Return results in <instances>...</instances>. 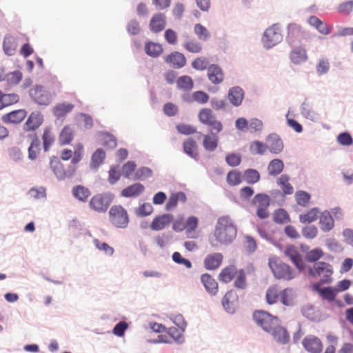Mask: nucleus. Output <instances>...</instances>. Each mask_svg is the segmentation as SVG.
I'll return each mask as SVG.
<instances>
[{
    "label": "nucleus",
    "mask_w": 353,
    "mask_h": 353,
    "mask_svg": "<svg viewBox=\"0 0 353 353\" xmlns=\"http://www.w3.org/2000/svg\"><path fill=\"white\" fill-rule=\"evenodd\" d=\"M269 333H271L274 339L279 343L285 344L290 341V334L288 331L278 324Z\"/></svg>",
    "instance_id": "a878e982"
},
{
    "label": "nucleus",
    "mask_w": 353,
    "mask_h": 353,
    "mask_svg": "<svg viewBox=\"0 0 353 353\" xmlns=\"http://www.w3.org/2000/svg\"><path fill=\"white\" fill-rule=\"evenodd\" d=\"M244 176L248 183L254 184L260 179V174L256 170L248 169L244 173Z\"/></svg>",
    "instance_id": "052dcab7"
},
{
    "label": "nucleus",
    "mask_w": 353,
    "mask_h": 353,
    "mask_svg": "<svg viewBox=\"0 0 353 353\" xmlns=\"http://www.w3.org/2000/svg\"><path fill=\"white\" fill-rule=\"evenodd\" d=\"M31 99L39 105L47 106L52 101L53 96L46 88L41 85H35L29 90Z\"/></svg>",
    "instance_id": "423d86ee"
},
{
    "label": "nucleus",
    "mask_w": 353,
    "mask_h": 353,
    "mask_svg": "<svg viewBox=\"0 0 353 353\" xmlns=\"http://www.w3.org/2000/svg\"><path fill=\"white\" fill-rule=\"evenodd\" d=\"M112 201L111 196L105 194H99L92 197L90 201V207L97 212H105Z\"/></svg>",
    "instance_id": "1a4fd4ad"
},
{
    "label": "nucleus",
    "mask_w": 353,
    "mask_h": 353,
    "mask_svg": "<svg viewBox=\"0 0 353 353\" xmlns=\"http://www.w3.org/2000/svg\"><path fill=\"white\" fill-rule=\"evenodd\" d=\"M353 9V0L341 3L337 8V11L343 14H349Z\"/></svg>",
    "instance_id": "774afa93"
},
{
    "label": "nucleus",
    "mask_w": 353,
    "mask_h": 353,
    "mask_svg": "<svg viewBox=\"0 0 353 353\" xmlns=\"http://www.w3.org/2000/svg\"><path fill=\"white\" fill-rule=\"evenodd\" d=\"M194 32L199 39L201 41H206L210 37V33L208 30L201 23L195 24L194 27Z\"/></svg>",
    "instance_id": "6e6d98bb"
},
{
    "label": "nucleus",
    "mask_w": 353,
    "mask_h": 353,
    "mask_svg": "<svg viewBox=\"0 0 353 353\" xmlns=\"http://www.w3.org/2000/svg\"><path fill=\"white\" fill-rule=\"evenodd\" d=\"M179 88L184 90H190L193 88V81L189 76H182L176 81Z\"/></svg>",
    "instance_id": "4d7b16f0"
},
{
    "label": "nucleus",
    "mask_w": 353,
    "mask_h": 353,
    "mask_svg": "<svg viewBox=\"0 0 353 353\" xmlns=\"http://www.w3.org/2000/svg\"><path fill=\"white\" fill-rule=\"evenodd\" d=\"M253 204L257 208H268L270 199L265 194H257L253 199Z\"/></svg>",
    "instance_id": "5fc2aeb1"
},
{
    "label": "nucleus",
    "mask_w": 353,
    "mask_h": 353,
    "mask_svg": "<svg viewBox=\"0 0 353 353\" xmlns=\"http://www.w3.org/2000/svg\"><path fill=\"white\" fill-rule=\"evenodd\" d=\"M284 253L291 259L292 263L297 267L298 269L301 270L303 268L304 263L295 246L292 245H288L285 248Z\"/></svg>",
    "instance_id": "393cba45"
},
{
    "label": "nucleus",
    "mask_w": 353,
    "mask_h": 353,
    "mask_svg": "<svg viewBox=\"0 0 353 353\" xmlns=\"http://www.w3.org/2000/svg\"><path fill=\"white\" fill-rule=\"evenodd\" d=\"M184 48L189 52L199 54L201 52L203 46L201 43L195 39L186 41L183 44Z\"/></svg>",
    "instance_id": "8fccbe9b"
},
{
    "label": "nucleus",
    "mask_w": 353,
    "mask_h": 353,
    "mask_svg": "<svg viewBox=\"0 0 353 353\" xmlns=\"http://www.w3.org/2000/svg\"><path fill=\"white\" fill-rule=\"evenodd\" d=\"M108 214L109 220L114 226L118 228H127L129 223V216L127 211L122 206H112Z\"/></svg>",
    "instance_id": "39448f33"
},
{
    "label": "nucleus",
    "mask_w": 353,
    "mask_h": 353,
    "mask_svg": "<svg viewBox=\"0 0 353 353\" xmlns=\"http://www.w3.org/2000/svg\"><path fill=\"white\" fill-rule=\"evenodd\" d=\"M186 201V196L185 193L182 192H178L176 193H172L168 199V201L166 203V210H170L172 209H174L176 207L178 202H185Z\"/></svg>",
    "instance_id": "f704fd0d"
},
{
    "label": "nucleus",
    "mask_w": 353,
    "mask_h": 353,
    "mask_svg": "<svg viewBox=\"0 0 353 353\" xmlns=\"http://www.w3.org/2000/svg\"><path fill=\"white\" fill-rule=\"evenodd\" d=\"M268 150L267 143L255 141L250 145V151L253 154H264Z\"/></svg>",
    "instance_id": "13d9d810"
},
{
    "label": "nucleus",
    "mask_w": 353,
    "mask_h": 353,
    "mask_svg": "<svg viewBox=\"0 0 353 353\" xmlns=\"http://www.w3.org/2000/svg\"><path fill=\"white\" fill-rule=\"evenodd\" d=\"M302 344L305 349L310 353H320L323 349V344L321 340L314 335L305 336Z\"/></svg>",
    "instance_id": "ddd939ff"
},
{
    "label": "nucleus",
    "mask_w": 353,
    "mask_h": 353,
    "mask_svg": "<svg viewBox=\"0 0 353 353\" xmlns=\"http://www.w3.org/2000/svg\"><path fill=\"white\" fill-rule=\"evenodd\" d=\"M201 281L205 290L212 295H216L218 292L219 285L216 281L209 274L205 273L201 276Z\"/></svg>",
    "instance_id": "4be33fe9"
},
{
    "label": "nucleus",
    "mask_w": 353,
    "mask_h": 353,
    "mask_svg": "<svg viewBox=\"0 0 353 353\" xmlns=\"http://www.w3.org/2000/svg\"><path fill=\"white\" fill-rule=\"evenodd\" d=\"M234 281V286L239 290H245L248 286L246 273L243 269H239Z\"/></svg>",
    "instance_id": "c03bdc74"
},
{
    "label": "nucleus",
    "mask_w": 353,
    "mask_h": 353,
    "mask_svg": "<svg viewBox=\"0 0 353 353\" xmlns=\"http://www.w3.org/2000/svg\"><path fill=\"white\" fill-rule=\"evenodd\" d=\"M274 221L276 223H285L290 221V216L285 210L278 209L274 213Z\"/></svg>",
    "instance_id": "680f3d73"
},
{
    "label": "nucleus",
    "mask_w": 353,
    "mask_h": 353,
    "mask_svg": "<svg viewBox=\"0 0 353 353\" xmlns=\"http://www.w3.org/2000/svg\"><path fill=\"white\" fill-rule=\"evenodd\" d=\"M253 317L255 322L267 332H271L279 321L277 317L263 310L255 312Z\"/></svg>",
    "instance_id": "0eeeda50"
},
{
    "label": "nucleus",
    "mask_w": 353,
    "mask_h": 353,
    "mask_svg": "<svg viewBox=\"0 0 353 353\" xmlns=\"http://www.w3.org/2000/svg\"><path fill=\"white\" fill-rule=\"evenodd\" d=\"M198 118L202 124L208 128L210 132L219 133L223 129V123L216 119L215 114L210 108H202L198 114Z\"/></svg>",
    "instance_id": "7ed1b4c3"
},
{
    "label": "nucleus",
    "mask_w": 353,
    "mask_h": 353,
    "mask_svg": "<svg viewBox=\"0 0 353 353\" xmlns=\"http://www.w3.org/2000/svg\"><path fill=\"white\" fill-rule=\"evenodd\" d=\"M311 196L305 191L300 190L295 193V199L298 205L303 207H307L310 204Z\"/></svg>",
    "instance_id": "603ef678"
},
{
    "label": "nucleus",
    "mask_w": 353,
    "mask_h": 353,
    "mask_svg": "<svg viewBox=\"0 0 353 353\" xmlns=\"http://www.w3.org/2000/svg\"><path fill=\"white\" fill-rule=\"evenodd\" d=\"M332 266L325 262H317L314 263L310 270V274L314 278H319V283H331L332 282V275L333 274Z\"/></svg>",
    "instance_id": "20e7f679"
},
{
    "label": "nucleus",
    "mask_w": 353,
    "mask_h": 353,
    "mask_svg": "<svg viewBox=\"0 0 353 353\" xmlns=\"http://www.w3.org/2000/svg\"><path fill=\"white\" fill-rule=\"evenodd\" d=\"M50 165L54 174L59 179H65L72 174V173H68L65 170L59 159L56 157H53L51 159Z\"/></svg>",
    "instance_id": "aec40b11"
},
{
    "label": "nucleus",
    "mask_w": 353,
    "mask_h": 353,
    "mask_svg": "<svg viewBox=\"0 0 353 353\" xmlns=\"http://www.w3.org/2000/svg\"><path fill=\"white\" fill-rule=\"evenodd\" d=\"M283 39L281 27L278 24H274L268 28L263 37V43L267 48H270Z\"/></svg>",
    "instance_id": "6e6552de"
},
{
    "label": "nucleus",
    "mask_w": 353,
    "mask_h": 353,
    "mask_svg": "<svg viewBox=\"0 0 353 353\" xmlns=\"http://www.w3.org/2000/svg\"><path fill=\"white\" fill-rule=\"evenodd\" d=\"M73 137L74 131L72 128L69 125H66L62 129L59 134V141L61 145H67L72 141Z\"/></svg>",
    "instance_id": "79ce46f5"
},
{
    "label": "nucleus",
    "mask_w": 353,
    "mask_h": 353,
    "mask_svg": "<svg viewBox=\"0 0 353 353\" xmlns=\"http://www.w3.org/2000/svg\"><path fill=\"white\" fill-rule=\"evenodd\" d=\"M72 194L74 196L80 201H85L90 196V190L81 185L74 187L72 189Z\"/></svg>",
    "instance_id": "3c124183"
},
{
    "label": "nucleus",
    "mask_w": 353,
    "mask_h": 353,
    "mask_svg": "<svg viewBox=\"0 0 353 353\" xmlns=\"http://www.w3.org/2000/svg\"><path fill=\"white\" fill-rule=\"evenodd\" d=\"M145 53L152 57H157L163 52L162 46L159 43L148 41L145 44Z\"/></svg>",
    "instance_id": "4c0bfd02"
},
{
    "label": "nucleus",
    "mask_w": 353,
    "mask_h": 353,
    "mask_svg": "<svg viewBox=\"0 0 353 353\" xmlns=\"http://www.w3.org/2000/svg\"><path fill=\"white\" fill-rule=\"evenodd\" d=\"M166 63L170 64L173 68H181L186 63L185 56L179 52H173L164 57Z\"/></svg>",
    "instance_id": "b1692460"
},
{
    "label": "nucleus",
    "mask_w": 353,
    "mask_h": 353,
    "mask_svg": "<svg viewBox=\"0 0 353 353\" xmlns=\"http://www.w3.org/2000/svg\"><path fill=\"white\" fill-rule=\"evenodd\" d=\"M307 21L311 26L315 28L316 30L322 34L327 35L332 31V27L330 26L323 22L316 16L310 17Z\"/></svg>",
    "instance_id": "5701e85b"
},
{
    "label": "nucleus",
    "mask_w": 353,
    "mask_h": 353,
    "mask_svg": "<svg viewBox=\"0 0 353 353\" xmlns=\"http://www.w3.org/2000/svg\"><path fill=\"white\" fill-rule=\"evenodd\" d=\"M321 283H316L312 285L314 291L317 292L320 296L325 300L332 302L335 299L337 294V290L332 287H321Z\"/></svg>",
    "instance_id": "4468645a"
},
{
    "label": "nucleus",
    "mask_w": 353,
    "mask_h": 353,
    "mask_svg": "<svg viewBox=\"0 0 353 353\" xmlns=\"http://www.w3.org/2000/svg\"><path fill=\"white\" fill-rule=\"evenodd\" d=\"M319 225L323 232L330 231L334 226V221L328 211L323 212L319 217Z\"/></svg>",
    "instance_id": "c85d7f7f"
},
{
    "label": "nucleus",
    "mask_w": 353,
    "mask_h": 353,
    "mask_svg": "<svg viewBox=\"0 0 353 353\" xmlns=\"http://www.w3.org/2000/svg\"><path fill=\"white\" fill-rule=\"evenodd\" d=\"M153 207L149 203H145L136 210V214L139 216H145L152 214Z\"/></svg>",
    "instance_id": "0e129e2a"
},
{
    "label": "nucleus",
    "mask_w": 353,
    "mask_h": 353,
    "mask_svg": "<svg viewBox=\"0 0 353 353\" xmlns=\"http://www.w3.org/2000/svg\"><path fill=\"white\" fill-rule=\"evenodd\" d=\"M290 59L294 64H300L307 61V55L305 48H294L290 53Z\"/></svg>",
    "instance_id": "c756f323"
},
{
    "label": "nucleus",
    "mask_w": 353,
    "mask_h": 353,
    "mask_svg": "<svg viewBox=\"0 0 353 353\" xmlns=\"http://www.w3.org/2000/svg\"><path fill=\"white\" fill-rule=\"evenodd\" d=\"M23 139L30 142L28 148V157L30 159H37L40 151V140L35 132L28 133L27 134H21Z\"/></svg>",
    "instance_id": "f8f14e48"
},
{
    "label": "nucleus",
    "mask_w": 353,
    "mask_h": 353,
    "mask_svg": "<svg viewBox=\"0 0 353 353\" xmlns=\"http://www.w3.org/2000/svg\"><path fill=\"white\" fill-rule=\"evenodd\" d=\"M167 24V18L164 13L157 12L154 14L149 23L150 30L154 34L162 32Z\"/></svg>",
    "instance_id": "9b49d317"
},
{
    "label": "nucleus",
    "mask_w": 353,
    "mask_h": 353,
    "mask_svg": "<svg viewBox=\"0 0 353 353\" xmlns=\"http://www.w3.org/2000/svg\"><path fill=\"white\" fill-rule=\"evenodd\" d=\"M218 134L213 132L203 135V146L205 150L213 152L216 149L219 144Z\"/></svg>",
    "instance_id": "bb28decb"
},
{
    "label": "nucleus",
    "mask_w": 353,
    "mask_h": 353,
    "mask_svg": "<svg viewBox=\"0 0 353 353\" xmlns=\"http://www.w3.org/2000/svg\"><path fill=\"white\" fill-rule=\"evenodd\" d=\"M135 169L136 164L132 161H128L123 165V175L128 179L136 180L139 178V176H138L137 174H136L134 176H132Z\"/></svg>",
    "instance_id": "09e8293b"
},
{
    "label": "nucleus",
    "mask_w": 353,
    "mask_h": 353,
    "mask_svg": "<svg viewBox=\"0 0 353 353\" xmlns=\"http://www.w3.org/2000/svg\"><path fill=\"white\" fill-rule=\"evenodd\" d=\"M239 270L234 265H230L223 268L218 275L219 280L223 283L231 282L238 274Z\"/></svg>",
    "instance_id": "412c9836"
},
{
    "label": "nucleus",
    "mask_w": 353,
    "mask_h": 353,
    "mask_svg": "<svg viewBox=\"0 0 353 353\" xmlns=\"http://www.w3.org/2000/svg\"><path fill=\"white\" fill-rule=\"evenodd\" d=\"M105 158V152L101 149H97L92 154L91 159V166L93 168H98L103 163Z\"/></svg>",
    "instance_id": "864d4df0"
},
{
    "label": "nucleus",
    "mask_w": 353,
    "mask_h": 353,
    "mask_svg": "<svg viewBox=\"0 0 353 353\" xmlns=\"http://www.w3.org/2000/svg\"><path fill=\"white\" fill-rule=\"evenodd\" d=\"M303 36L304 32L300 26L295 23L288 26L286 39L290 44H294L296 41H300Z\"/></svg>",
    "instance_id": "6ab92c4d"
},
{
    "label": "nucleus",
    "mask_w": 353,
    "mask_h": 353,
    "mask_svg": "<svg viewBox=\"0 0 353 353\" xmlns=\"http://www.w3.org/2000/svg\"><path fill=\"white\" fill-rule=\"evenodd\" d=\"M117 142L116 138L108 133L103 135V145L109 149H114L117 147Z\"/></svg>",
    "instance_id": "e2e57ef3"
},
{
    "label": "nucleus",
    "mask_w": 353,
    "mask_h": 353,
    "mask_svg": "<svg viewBox=\"0 0 353 353\" xmlns=\"http://www.w3.org/2000/svg\"><path fill=\"white\" fill-rule=\"evenodd\" d=\"M244 97V92L240 87H234L229 90L228 99L231 103L235 106L241 104Z\"/></svg>",
    "instance_id": "2f4dec72"
},
{
    "label": "nucleus",
    "mask_w": 353,
    "mask_h": 353,
    "mask_svg": "<svg viewBox=\"0 0 353 353\" xmlns=\"http://www.w3.org/2000/svg\"><path fill=\"white\" fill-rule=\"evenodd\" d=\"M17 46L16 40L12 36L6 35L4 37L3 48L6 54L9 56L14 54Z\"/></svg>",
    "instance_id": "c9c22d12"
},
{
    "label": "nucleus",
    "mask_w": 353,
    "mask_h": 353,
    "mask_svg": "<svg viewBox=\"0 0 353 353\" xmlns=\"http://www.w3.org/2000/svg\"><path fill=\"white\" fill-rule=\"evenodd\" d=\"M319 211L318 208H313L305 213L299 215V221L302 223H310L318 218Z\"/></svg>",
    "instance_id": "37998d69"
},
{
    "label": "nucleus",
    "mask_w": 353,
    "mask_h": 353,
    "mask_svg": "<svg viewBox=\"0 0 353 353\" xmlns=\"http://www.w3.org/2000/svg\"><path fill=\"white\" fill-rule=\"evenodd\" d=\"M74 108V105L70 103H62L57 104L53 108V113L57 118L65 117Z\"/></svg>",
    "instance_id": "ea45409f"
},
{
    "label": "nucleus",
    "mask_w": 353,
    "mask_h": 353,
    "mask_svg": "<svg viewBox=\"0 0 353 353\" xmlns=\"http://www.w3.org/2000/svg\"><path fill=\"white\" fill-rule=\"evenodd\" d=\"M191 65L196 70L203 71L205 70H208L210 65L207 57L201 56L194 59L192 61Z\"/></svg>",
    "instance_id": "49530a36"
},
{
    "label": "nucleus",
    "mask_w": 353,
    "mask_h": 353,
    "mask_svg": "<svg viewBox=\"0 0 353 353\" xmlns=\"http://www.w3.org/2000/svg\"><path fill=\"white\" fill-rule=\"evenodd\" d=\"M185 223V232L187 236L189 238H196L197 235L194 233L196 229L198 227L199 219L194 216H192L188 217Z\"/></svg>",
    "instance_id": "58836bf2"
},
{
    "label": "nucleus",
    "mask_w": 353,
    "mask_h": 353,
    "mask_svg": "<svg viewBox=\"0 0 353 353\" xmlns=\"http://www.w3.org/2000/svg\"><path fill=\"white\" fill-rule=\"evenodd\" d=\"M237 230L229 216H222L218 220L214 236L221 243L232 242L236 236Z\"/></svg>",
    "instance_id": "f257e3e1"
},
{
    "label": "nucleus",
    "mask_w": 353,
    "mask_h": 353,
    "mask_svg": "<svg viewBox=\"0 0 353 353\" xmlns=\"http://www.w3.org/2000/svg\"><path fill=\"white\" fill-rule=\"evenodd\" d=\"M184 152L192 158L196 159L198 157L197 145L196 141L189 138L183 144Z\"/></svg>",
    "instance_id": "a19ab883"
},
{
    "label": "nucleus",
    "mask_w": 353,
    "mask_h": 353,
    "mask_svg": "<svg viewBox=\"0 0 353 353\" xmlns=\"http://www.w3.org/2000/svg\"><path fill=\"white\" fill-rule=\"evenodd\" d=\"M173 221V216L170 214H164L156 216L150 224V228L152 230L158 231L164 229L170 225Z\"/></svg>",
    "instance_id": "f3484780"
},
{
    "label": "nucleus",
    "mask_w": 353,
    "mask_h": 353,
    "mask_svg": "<svg viewBox=\"0 0 353 353\" xmlns=\"http://www.w3.org/2000/svg\"><path fill=\"white\" fill-rule=\"evenodd\" d=\"M43 119L39 112H33L28 117L23 125V132L22 134L34 132L43 123Z\"/></svg>",
    "instance_id": "9d476101"
},
{
    "label": "nucleus",
    "mask_w": 353,
    "mask_h": 353,
    "mask_svg": "<svg viewBox=\"0 0 353 353\" xmlns=\"http://www.w3.org/2000/svg\"><path fill=\"white\" fill-rule=\"evenodd\" d=\"M26 111L20 109L4 114L2 117V120L5 123H19L26 118Z\"/></svg>",
    "instance_id": "cd10ccee"
},
{
    "label": "nucleus",
    "mask_w": 353,
    "mask_h": 353,
    "mask_svg": "<svg viewBox=\"0 0 353 353\" xmlns=\"http://www.w3.org/2000/svg\"><path fill=\"white\" fill-rule=\"evenodd\" d=\"M208 79L214 85L220 84L224 79V73L221 68L217 64H211L207 73Z\"/></svg>",
    "instance_id": "a211bd4d"
},
{
    "label": "nucleus",
    "mask_w": 353,
    "mask_h": 353,
    "mask_svg": "<svg viewBox=\"0 0 353 353\" xmlns=\"http://www.w3.org/2000/svg\"><path fill=\"white\" fill-rule=\"evenodd\" d=\"M268 150L273 154H279L283 149V143L281 137L276 134H270L265 139Z\"/></svg>",
    "instance_id": "dca6fc26"
},
{
    "label": "nucleus",
    "mask_w": 353,
    "mask_h": 353,
    "mask_svg": "<svg viewBox=\"0 0 353 353\" xmlns=\"http://www.w3.org/2000/svg\"><path fill=\"white\" fill-rule=\"evenodd\" d=\"M323 255V252L321 248H315L309 251L306 254V259L310 262H315L320 259Z\"/></svg>",
    "instance_id": "69168bd1"
},
{
    "label": "nucleus",
    "mask_w": 353,
    "mask_h": 353,
    "mask_svg": "<svg viewBox=\"0 0 353 353\" xmlns=\"http://www.w3.org/2000/svg\"><path fill=\"white\" fill-rule=\"evenodd\" d=\"M276 183L285 194H292L294 192V188L290 183V177L288 175L282 174L278 178Z\"/></svg>",
    "instance_id": "e433bc0d"
},
{
    "label": "nucleus",
    "mask_w": 353,
    "mask_h": 353,
    "mask_svg": "<svg viewBox=\"0 0 353 353\" xmlns=\"http://www.w3.org/2000/svg\"><path fill=\"white\" fill-rule=\"evenodd\" d=\"M19 101V96L15 93L3 94L0 91V110L14 104Z\"/></svg>",
    "instance_id": "72a5a7b5"
},
{
    "label": "nucleus",
    "mask_w": 353,
    "mask_h": 353,
    "mask_svg": "<svg viewBox=\"0 0 353 353\" xmlns=\"http://www.w3.org/2000/svg\"><path fill=\"white\" fill-rule=\"evenodd\" d=\"M280 296L278 287L276 285L270 286L266 292V301L270 305L276 303Z\"/></svg>",
    "instance_id": "de8ad7c7"
},
{
    "label": "nucleus",
    "mask_w": 353,
    "mask_h": 353,
    "mask_svg": "<svg viewBox=\"0 0 353 353\" xmlns=\"http://www.w3.org/2000/svg\"><path fill=\"white\" fill-rule=\"evenodd\" d=\"M144 186L139 183H134L128 186L121 191V196L123 197H135L138 196L144 191Z\"/></svg>",
    "instance_id": "7c9ffc66"
},
{
    "label": "nucleus",
    "mask_w": 353,
    "mask_h": 353,
    "mask_svg": "<svg viewBox=\"0 0 353 353\" xmlns=\"http://www.w3.org/2000/svg\"><path fill=\"white\" fill-rule=\"evenodd\" d=\"M242 181L241 173L238 170H232L227 175V181L230 185H236Z\"/></svg>",
    "instance_id": "bf43d9fd"
},
{
    "label": "nucleus",
    "mask_w": 353,
    "mask_h": 353,
    "mask_svg": "<svg viewBox=\"0 0 353 353\" xmlns=\"http://www.w3.org/2000/svg\"><path fill=\"white\" fill-rule=\"evenodd\" d=\"M237 301L236 292L231 290L226 292L222 299V305L229 312L234 310V303Z\"/></svg>",
    "instance_id": "473e14b6"
},
{
    "label": "nucleus",
    "mask_w": 353,
    "mask_h": 353,
    "mask_svg": "<svg viewBox=\"0 0 353 353\" xmlns=\"http://www.w3.org/2000/svg\"><path fill=\"white\" fill-rule=\"evenodd\" d=\"M283 168L284 164L283 161L278 159L272 160L268 167L269 174L272 176H276L281 173Z\"/></svg>",
    "instance_id": "a18cd8bd"
},
{
    "label": "nucleus",
    "mask_w": 353,
    "mask_h": 353,
    "mask_svg": "<svg viewBox=\"0 0 353 353\" xmlns=\"http://www.w3.org/2000/svg\"><path fill=\"white\" fill-rule=\"evenodd\" d=\"M268 266L276 279L290 281L295 277L294 270L278 256H270L268 259Z\"/></svg>",
    "instance_id": "f03ea898"
},
{
    "label": "nucleus",
    "mask_w": 353,
    "mask_h": 353,
    "mask_svg": "<svg viewBox=\"0 0 353 353\" xmlns=\"http://www.w3.org/2000/svg\"><path fill=\"white\" fill-rule=\"evenodd\" d=\"M301 114L307 119L314 120L316 117V112L312 110L310 105L305 102L303 103L301 108Z\"/></svg>",
    "instance_id": "338daca9"
},
{
    "label": "nucleus",
    "mask_w": 353,
    "mask_h": 353,
    "mask_svg": "<svg viewBox=\"0 0 353 353\" xmlns=\"http://www.w3.org/2000/svg\"><path fill=\"white\" fill-rule=\"evenodd\" d=\"M223 261V256L221 253L214 252L206 256L203 265L206 270H215L221 265Z\"/></svg>",
    "instance_id": "2eb2a0df"
}]
</instances>
